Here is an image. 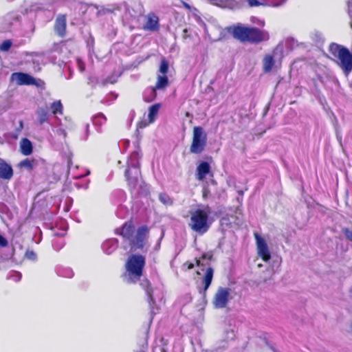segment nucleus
Instances as JSON below:
<instances>
[{
	"label": "nucleus",
	"instance_id": "obj_1",
	"mask_svg": "<svg viewBox=\"0 0 352 352\" xmlns=\"http://www.w3.org/2000/svg\"><path fill=\"white\" fill-rule=\"evenodd\" d=\"M136 149L130 155L127 161V168L125 171V177L128 184L131 189L137 190L143 188V182L140 178V162L141 157L138 142H135Z\"/></svg>",
	"mask_w": 352,
	"mask_h": 352
},
{
	"label": "nucleus",
	"instance_id": "obj_2",
	"mask_svg": "<svg viewBox=\"0 0 352 352\" xmlns=\"http://www.w3.org/2000/svg\"><path fill=\"white\" fill-rule=\"evenodd\" d=\"M329 52L332 56L331 60L348 76L352 72V52L336 43L329 45Z\"/></svg>",
	"mask_w": 352,
	"mask_h": 352
},
{
	"label": "nucleus",
	"instance_id": "obj_3",
	"mask_svg": "<svg viewBox=\"0 0 352 352\" xmlns=\"http://www.w3.org/2000/svg\"><path fill=\"white\" fill-rule=\"evenodd\" d=\"M211 213V209L208 206H203L190 212L189 227L194 232L204 234L210 228L211 221L209 219V215Z\"/></svg>",
	"mask_w": 352,
	"mask_h": 352
},
{
	"label": "nucleus",
	"instance_id": "obj_4",
	"mask_svg": "<svg viewBox=\"0 0 352 352\" xmlns=\"http://www.w3.org/2000/svg\"><path fill=\"white\" fill-rule=\"evenodd\" d=\"M146 258L140 254H132L129 256L125 263L124 277L129 283H136L142 276Z\"/></svg>",
	"mask_w": 352,
	"mask_h": 352
},
{
	"label": "nucleus",
	"instance_id": "obj_5",
	"mask_svg": "<svg viewBox=\"0 0 352 352\" xmlns=\"http://www.w3.org/2000/svg\"><path fill=\"white\" fill-rule=\"evenodd\" d=\"M234 38L241 41H250L252 43H260L269 39V34L264 30H260L255 28H247L238 26L233 30Z\"/></svg>",
	"mask_w": 352,
	"mask_h": 352
},
{
	"label": "nucleus",
	"instance_id": "obj_6",
	"mask_svg": "<svg viewBox=\"0 0 352 352\" xmlns=\"http://www.w3.org/2000/svg\"><path fill=\"white\" fill-rule=\"evenodd\" d=\"M207 144V135L201 126L193 128L192 141L190 147V151L194 154L202 153Z\"/></svg>",
	"mask_w": 352,
	"mask_h": 352
},
{
	"label": "nucleus",
	"instance_id": "obj_7",
	"mask_svg": "<svg viewBox=\"0 0 352 352\" xmlns=\"http://www.w3.org/2000/svg\"><path fill=\"white\" fill-rule=\"evenodd\" d=\"M231 289L220 287L215 292L212 304L216 309H223L227 307L228 302L232 300Z\"/></svg>",
	"mask_w": 352,
	"mask_h": 352
},
{
	"label": "nucleus",
	"instance_id": "obj_8",
	"mask_svg": "<svg viewBox=\"0 0 352 352\" xmlns=\"http://www.w3.org/2000/svg\"><path fill=\"white\" fill-rule=\"evenodd\" d=\"M148 232V230L145 226H141L137 230L135 234L129 241L132 250L143 248Z\"/></svg>",
	"mask_w": 352,
	"mask_h": 352
},
{
	"label": "nucleus",
	"instance_id": "obj_9",
	"mask_svg": "<svg viewBox=\"0 0 352 352\" xmlns=\"http://www.w3.org/2000/svg\"><path fill=\"white\" fill-rule=\"evenodd\" d=\"M234 327L229 325L223 333L221 340L214 346V351L215 352H221V349H225L229 346L230 342L232 341L235 338Z\"/></svg>",
	"mask_w": 352,
	"mask_h": 352
},
{
	"label": "nucleus",
	"instance_id": "obj_10",
	"mask_svg": "<svg viewBox=\"0 0 352 352\" xmlns=\"http://www.w3.org/2000/svg\"><path fill=\"white\" fill-rule=\"evenodd\" d=\"M258 255L264 261L267 262L271 258V254L266 241L258 233H254Z\"/></svg>",
	"mask_w": 352,
	"mask_h": 352
},
{
	"label": "nucleus",
	"instance_id": "obj_11",
	"mask_svg": "<svg viewBox=\"0 0 352 352\" xmlns=\"http://www.w3.org/2000/svg\"><path fill=\"white\" fill-rule=\"evenodd\" d=\"M19 21V16L15 12H10L5 15L0 20V32H9L12 26Z\"/></svg>",
	"mask_w": 352,
	"mask_h": 352
},
{
	"label": "nucleus",
	"instance_id": "obj_12",
	"mask_svg": "<svg viewBox=\"0 0 352 352\" xmlns=\"http://www.w3.org/2000/svg\"><path fill=\"white\" fill-rule=\"evenodd\" d=\"M11 80L12 82H15L19 85H38V84L36 82L37 80L36 78H33L32 76L28 74L22 72L13 73L11 76Z\"/></svg>",
	"mask_w": 352,
	"mask_h": 352
},
{
	"label": "nucleus",
	"instance_id": "obj_13",
	"mask_svg": "<svg viewBox=\"0 0 352 352\" xmlns=\"http://www.w3.org/2000/svg\"><path fill=\"white\" fill-rule=\"evenodd\" d=\"M283 50V45H278L276 46V47L273 51L272 55L267 54L265 56V57L263 58V71L265 72H266V73L270 72L272 69V68L274 65V63H275L274 57H276L278 53L282 54Z\"/></svg>",
	"mask_w": 352,
	"mask_h": 352
},
{
	"label": "nucleus",
	"instance_id": "obj_14",
	"mask_svg": "<svg viewBox=\"0 0 352 352\" xmlns=\"http://www.w3.org/2000/svg\"><path fill=\"white\" fill-rule=\"evenodd\" d=\"M14 175L12 166L6 161L0 159V178L3 180H10Z\"/></svg>",
	"mask_w": 352,
	"mask_h": 352
},
{
	"label": "nucleus",
	"instance_id": "obj_15",
	"mask_svg": "<svg viewBox=\"0 0 352 352\" xmlns=\"http://www.w3.org/2000/svg\"><path fill=\"white\" fill-rule=\"evenodd\" d=\"M54 30L57 34L63 37L66 33V18L65 15L58 16L55 22Z\"/></svg>",
	"mask_w": 352,
	"mask_h": 352
},
{
	"label": "nucleus",
	"instance_id": "obj_16",
	"mask_svg": "<svg viewBox=\"0 0 352 352\" xmlns=\"http://www.w3.org/2000/svg\"><path fill=\"white\" fill-rule=\"evenodd\" d=\"M141 286L145 289L146 294L148 296V302L151 307V315L153 316L156 314L157 311L155 310V308L153 307V305L155 304V299L153 298V290L149 286V283L147 280H144L141 283Z\"/></svg>",
	"mask_w": 352,
	"mask_h": 352
},
{
	"label": "nucleus",
	"instance_id": "obj_17",
	"mask_svg": "<svg viewBox=\"0 0 352 352\" xmlns=\"http://www.w3.org/2000/svg\"><path fill=\"white\" fill-rule=\"evenodd\" d=\"M210 171V166L206 162H201L197 168L196 177L199 181H203Z\"/></svg>",
	"mask_w": 352,
	"mask_h": 352
},
{
	"label": "nucleus",
	"instance_id": "obj_18",
	"mask_svg": "<svg viewBox=\"0 0 352 352\" xmlns=\"http://www.w3.org/2000/svg\"><path fill=\"white\" fill-rule=\"evenodd\" d=\"M160 107L161 104L160 103H156L149 107L148 110V122L144 124V126L149 124L153 123L155 121Z\"/></svg>",
	"mask_w": 352,
	"mask_h": 352
},
{
	"label": "nucleus",
	"instance_id": "obj_19",
	"mask_svg": "<svg viewBox=\"0 0 352 352\" xmlns=\"http://www.w3.org/2000/svg\"><path fill=\"white\" fill-rule=\"evenodd\" d=\"M159 28V19L154 14H149L147 16V21L144 26V29L155 31Z\"/></svg>",
	"mask_w": 352,
	"mask_h": 352
},
{
	"label": "nucleus",
	"instance_id": "obj_20",
	"mask_svg": "<svg viewBox=\"0 0 352 352\" xmlns=\"http://www.w3.org/2000/svg\"><path fill=\"white\" fill-rule=\"evenodd\" d=\"M37 122L40 125L49 122L50 113L47 108L38 107L36 111Z\"/></svg>",
	"mask_w": 352,
	"mask_h": 352
},
{
	"label": "nucleus",
	"instance_id": "obj_21",
	"mask_svg": "<svg viewBox=\"0 0 352 352\" xmlns=\"http://www.w3.org/2000/svg\"><path fill=\"white\" fill-rule=\"evenodd\" d=\"M118 248V241L116 239H110L105 241L102 245V248L104 252L107 254H111Z\"/></svg>",
	"mask_w": 352,
	"mask_h": 352
},
{
	"label": "nucleus",
	"instance_id": "obj_22",
	"mask_svg": "<svg viewBox=\"0 0 352 352\" xmlns=\"http://www.w3.org/2000/svg\"><path fill=\"white\" fill-rule=\"evenodd\" d=\"M134 234V227L131 223H126L120 229V234L130 241Z\"/></svg>",
	"mask_w": 352,
	"mask_h": 352
},
{
	"label": "nucleus",
	"instance_id": "obj_23",
	"mask_svg": "<svg viewBox=\"0 0 352 352\" xmlns=\"http://www.w3.org/2000/svg\"><path fill=\"white\" fill-rule=\"evenodd\" d=\"M213 270L211 267H208L205 272L204 276L202 280V284L204 285V293L207 291L211 284L213 278Z\"/></svg>",
	"mask_w": 352,
	"mask_h": 352
},
{
	"label": "nucleus",
	"instance_id": "obj_24",
	"mask_svg": "<svg viewBox=\"0 0 352 352\" xmlns=\"http://www.w3.org/2000/svg\"><path fill=\"white\" fill-rule=\"evenodd\" d=\"M20 148L24 155H29L32 153V144L27 138H23L20 142Z\"/></svg>",
	"mask_w": 352,
	"mask_h": 352
},
{
	"label": "nucleus",
	"instance_id": "obj_25",
	"mask_svg": "<svg viewBox=\"0 0 352 352\" xmlns=\"http://www.w3.org/2000/svg\"><path fill=\"white\" fill-rule=\"evenodd\" d=\"M156 90L157 89L154 87L146 89L143 94V98L144 101L147 102L153 101L157 96Z\"/></svg>",
	"mask_w": 352,
	"mask_h": 352
},
{
	"label": "nucleus",
	"instance_id": "obj_26",
	"mask_svg": "<svg viewBox=\"0 0 352 352\" xmlns=\"http://www.w3.org/2000/svg\"><path fill=\"white\" fill-rule=\"evenodd\" d=\"M50 108L51 109L52 113L55 116L57 114L62 115L63 113V106L60 100H56L52 102L50 104Z\"/></svg>",
	"mask_w": 352,
	"mask_h": 352
},
{
	"label": "nucleus",
	"instance_id": "obj_27",
	"mask_svg": "<svg viewBox=\"0 0 352 352\" xmlns=\"http://www.w3.org/2000/svg\"><path fill=\"white\" fill-rule=\"evenodd\" d=\"M168 85V79L166 75L159 74L157 78V82L155 88L157 89H163Z\"/></svg>",
	"mask_w": 352,
	"mask_h": 352
},
{
	"label": "nucleus",
	"instance_id": "obj_28",
	"mask_svg": "<svg viewBox=\"0 0 352 352\" xmlns=\"http://www.w3.org/2000/svg\"><path fill=\"white\" fill-rule=\"evenodd\" d=\"M51 6L48 3H36L31 6V10L34 12H40L48 10Z\"/></svg>",
	"mask_w": 352,
	"mask_h": 352
},
{
	"label": "nucleus",
	"instance_id": "obj_29",
	"mask_svg": "<svg viewBox=\"0 0 352 352\" xmlns=\"http://www.w3.org/2000/svg\"><path fill=\"white\" fill-rule=\"evenodd\" d=\"M106 117L102 113H98L93 118V123L96 126H101L106 122Z\"/></svg>",
	"mask_w": 352,
	"mask_h": 352
},
{
	"label": "nucleus",
	"instance_id": "obj_30",
	"mask_svg": "<svg viewBox=\"0 0 352 352\" xmlns=\"http://www.w3.org/2000/svg\"><path fill=\"white\" fill-rule=\"evenodd\" d=\"M57 274H58V276L65 278H72L74 276V272L69 267L59 269L57 272Z\"/></svg>",
	"mask_w": 352,
	"mask_h": 352
},
{
	"label": "nucleus",
	"instance_id": "obj_31",
	"mask_svg": "<svg viewBox=\"0 0 352 352\" xmlns=\"http://www.w3.org/2000/svg\"><path fill=\"white\" fill-rule=\"evenodd\" d=\"M159 199L166 206H171L173 203L172 198L166 193H160L159 195Z\"/></svg>",
	"mask_w": 352,
	"mask_h": 352
},
{
	"label": "nucleus",
	"instance_id": "obj_32",
	"mask_svg": "<svg viewBox=\"0 0 352 352\" xmlns=\"http://www.w3.org/2000/svg\"><path fill=\"white\" fill-rule=\"evenodd\" d=\"M19 166L29 170H32L34 166V160L25 159L19 163Z\"/></svg>",
	"mask_w": 352,
	"mask_h": 352
},
{
	"label": "nucleus",
	"instance_id": "obj_33",
	"mask_svg": "<svg viewBox=\"0 0 352 352\" xmlns=\"http://www.w3.org/2000/svg\"><path fill=\"white\" fill-rule=\"evenodd\" d=\"M168 63L166 59L163 58L160 63L159 72L162 75H166V74L168 72Z\"/></svg>",
	"mask_w": 352,
	"mask_h": 352
},
{
	"label": "nucleus",
	"instance_id": "obj_34",
	"mask_svg": "<svg viewBox=\"0 0 352 352\" xmlns=\"http://www.w3.org/2000/svg\"><path fill=\"white\" fill-rule=\"evenodd\" d=\"M12 46V42L10 40H6L2 43L0 46L1 51L7 52L10 50Z\"/></svg>",
	"mask_w": 352,
	"mask_h": 352
},
{
	"label": "nucleus",
	"instance_id": "obj_35",
	"mask_svg": "<svg viewBox=\"0 0 352 352\" xmlns=\"http://www.w3.org/2000/svg\"><path fill=\"white\" fill-rule=\"evenodd\" d=\"M211 255H209V254H204L202 256L201 258H200L199 259H196V263L197 265L200 267V266H203L204 265V261L207 259L208 261H209L211 258Z\"/></svg>",
	"mask_w": 352,
	"mask_h": 352
},
{
	"label": "nucleus",
	"instance_id": "obj_36",
	"mask_svg": "<svg viewBox=\"0 0 352 352\" xmlns=\"http://www.w3.org/2000/svg\"><path fill=\"white\" fill-rule=\"evenodd\" d=\"M52 245L56 250H58L63 247L64 242L62 240H54L52 242Z\"/></svg>",
	"mask_w": 352,
	"mask_h": 352
},
{
	"label": "nucleus",
	"instance_id": "obj_37",
	"mask_svg": "<svg viewBox=\"0 0 352 352\" xmlns=\"http://www.w3.org/2000/svg\"><path fill=\"white\" fill-rule=\"evenodd\" d=\"M348 13L351 17L350 25L352 28V0L348 1Z\"/></svg>",
	"mask_w": 352,
	"mask_h": 352
},
{
	"label": "nucleus",
	"instance_id": "obj_38",
	"mask_svg": "<svg viewBox=\"0 0 352 352\" xmlns=\"http://www.w3.org/2000/svg\"><path fill=\"white\" fill-rule=\"evenodd\" d=\"M8 242L7 239L0 234V247L5 248L8 245Z\"/></svg>",
	"mask_w": 352,
	"mask_h": 352
},
{
	"label": "nucleus",
	"instance_id": "obj_39",
	"mask_svg": "<svg viewBox=\"0 0 352 352\" xmlns=\"http://www.w3.org/2000/svg\"><path fill=\"white\" fill-rule=\"evenodd\" d=\"M26 257L30 260H35L36 258V255L34 252L30 251V252H27Z\"/></svg>",
	"mask_w": 352,
	"mask_h": 352
},
{
	"label": "nucleus",
	"instance_id": "obj_40",
	"mask_svg": "<svg viewBox=\"0 0 352 352\" xmlns=\"http://www.w3.org/2000/svg\"><path fill=\"white\" fill-rule=\"evenodd\" d=\"M343 232L345 234L347 239H349L351 241H352V231L346 228V229L343 230Z\"/></svg>",
	"mask_w": 352,
	"mask_h": 352
},
{
	"label": "nucleus",
	"instance_id": "obj_41",
	"mask_svg": "<svg viewBox=\"0 0 352 352\" xmlns=\"http://www.w3.org/2000/svg\"><path fill=\"white\" fill-rule=\"evenodd\" d=\"M247 1L248 2L249 5L251 7L258 6L260 5L259 2L257 0H247Z\"/></svg>",
	"mask_w": 352,
	"mask_h": 352
},
{
	"label": "nucleus",
	"instance_id": "obj_42",
	"mask_svg": "<svg viewBox=\"0 0 352 352\" xmlns=\"http://www.w3.org/2000/svg\"><path fill=\"white\" fill-rule=\"evenodd\" d=\"M77 64H78V69L80 72H83L85 70V66H84V64L80 60V59H77Z\"/></svg>",
	"mask_w": 352,
	"mask_h": 352
},
{
	"label": "nucleus",
	"instance_id": "obj_43",
	"mask_svg": "<svg viewBox=\"0 0 352 352\" xmlns=\"http://www.w3.org/2000/svg\"><path fill=\"white\" fill-rule=\"evenodd\" d=\"M209 194V190L207 188H204L203 190V197L206 199Z\"/></svg>",
	"mask_w": 352,
	"mask_h": 352
},
{
	"label": "nucleus",
	"instance_id": "obj_44",
	"mask_svg": "<svg viewBox=\"0 0 352 352\" xmlns=\"http://www.w3.org/2000/svg\"><path fill=\"white\" fill-rule=\"evenodd\" d=\"M65 231H66V229H64L62 230V232L60 233H54V234L58 236H63L65 234Z\"/></svg>",
	"mask_w": 352,
	"mask_h": 352
},
{
	"label": "nucleus",
	"instance_id": "obj_45",
	"mask_svg": "<svg viewBox=\"0 0 352 352\" xmlns=\"http://www.w3.org/2000/svg\"><path fill=\"white\" fill-rule=\"evenodd\" d=\"M14 274H15L16 278H14V280H16V281H19L21 279V274L17 273V272H15Z\"/></svg>",
	"mask_w": 352,
	"mask_h": 352
},
{
	"label": "nucleus",
	"instance_id": "obj_46",
	"mask_svg": "<svg viewBox=\"0 0 352 352\" xmlns=\"http://www.w3.org/2000/svg\"><path fill=\"white\" fill-rule=\"evenodd\" d=\"M256 23L260 25V26H263L264 25V21H261L259 19H257L256 21Z\"/></svg>",
	"mask_w": 352,
	"mask_h": 352
},
{
	"label": "nucleus",
	"instance_id": "obj_47",
	"mask_svg": "<svg viewBox=\"0 0 352 352\" xmlns=\"http://www.w3.org/2000/svg\"><path fill=\"white\" fill-rule=\"evenodd\" d=\"M89 173H90V172H89V171H87L86 174H85V175H80L76 176L75 177H76V178H80V177H84V176H85V175H89Z\"/></svg>",
	"mask_w": 352,
	"mask_h": 352
},
{
	"label": "nucleus",
	"instance_id": "obj_48",
	"mask_svg": "<svg viewBox=\"0 0 352 352\" xmlns=\"http://www.w3.org/2000/svg\"><path fill=\"white\" fill-rule=\"evenodd\" d=\"M23 127V122L22 120L19 121V130H21Z\"/></svg>",
	"mask_w": 352,
	"mask_h": 352
},
{
	"label": "nucleus",
	"instance_id": "obj_49",
	"mask_svg": "<svg viewBox=\"0 0 352 352\" xmlns=\"http://www.w3.org/2000/svg\"><path fill=\"white\" fill-rule=\"evenodd\" d=\"M193 267H194V265L192 263H190L188 267V269H192V268H193Z\"/></svg>",
	"mask_w": 352,
	"mask_h": 352
},
{
	"label": "nucleus",
	"instance_id": "obj_50",
	"mask_svg": "<svg viewBox=\"0 0 352 352\" xmlns=\"http://www.w3.org/2000/svg\"><path fill=\"white\" fill-rule=\"evenodd\" d=\"M68 166H69V168L70 169L71 168V162L70 161L68 162Z\"/></svg>",
	"mask_w": 352,
	"mask_h": 352
},
{
	"label": "nucleus",
	"instance_id": "obj_51",
	"mask_svg": "<svg viewBox=\"0 0 352 352\" xmlns=\"http://www.w3.org/2000/svg\"><path fill=\"white\" fill-rule=\"evenodd\" d=\"M279 5H280V4H278V3H277V4H274V5H272V6H279Z\"/></svg>",
	"mask_w": 352,
	"mask_h": 352
},
{
	"label": "nucleus",
	"instance_id": "obj_52",
	"mask_svg": "<svg viewBox=\"0 0 352 352\" xmlns=\"http://www.w3.org/2000/svg\"><path fill=\"white\" fill-rule=\"evenodd\" d=\"M125 143L129 144V142L128 140L125 141Z\"/></svg>",
	"mask_w": 352,
	"mask_h": 352
},
{
	"label": "nucleus",
	"instance_id": "obj_53",
	"mask_svg": "<svg viewBox=\"0 0 352 352\" xmlns=\"http://www.w3.org/2000/svg\"><path fill=\"white\" fill-rule=\"evenodd\" d=\"M189 116V113H186V116Z\"/></svg>",
	"mask_w": 352,
	"mask_h": 352
},
{
	"label": "nucleus",
	"instance_id": "obj_54",
	"mask_svg": "<svg viewBox=\"0 0 352 352\" xmlns=\"http://www.w3.org/2000/svg\"><path fill=\"white\" fill-rule=\"evenodd\" d=\"M162 352H166L164 349H162Z\"/></svg>",
	"mask_w": 352,
	"mask_h": 352
}]
</instances>
